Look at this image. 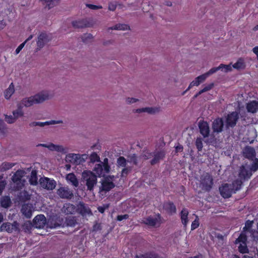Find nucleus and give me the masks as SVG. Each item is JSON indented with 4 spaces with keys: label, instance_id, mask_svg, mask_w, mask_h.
<instances>
[{
    "label": "nucleus",
    "instance_id": "obj_1",
    "mask_svg": "<svg viewBox=\"0 0 258 258\" xmlns=\"http://www.w3.org/2000/svg\"><path fill=\"white\" fill-rule=\"evenodd\" d=\"M49 99V94L46 91H42L34 96L23 98L19 104L23 107H30L34 104L39 103Z\"/></svg>",
    "mask_w": 258,
    "mask_h": 258
},
{
    "label": "nucleus",
    "instance_id": "obj_2",
    "mask_svg": "<svg viewBox=\"0 0 258 258\" xmlns=\"http://www.w3.org/2000/svg\"><path fill=\"white\" fill-rule=\"evenodd\" d=\"M82 179L85 182L87 189L93 191L97 183V176L91 171H84L82 174Z\"/></svg>",
    "mask_w": 258,
    "mask_h": 258
},
{
    "label": "nucleus",
    "instance_id": "obj_3",
    "mask_svg": "<svg viewBox=\"0 0 258 258\" xmlns=\"http://www.w3.org/2000/svg\"><path fill=\"white\" fill-rule=\"evenodd\" d=\"M86 155H81L79 154H68L66 155L65 160L66 162L74 165H79L85 162L83 157Z\"/></svg>",
    "mask_w": 258,
    "mask_h": 258
},
{
    "label": "nucleus",
    "instance_id": "obj_4",
    "mask_svg": "<svg viewBox=\"0 0 258 258\" xmlns=\"http://www.w3.org/2000/svg\"><path fill=\"white\" fill-rule=\"evenodd\" d=\"M200 184L203 190L207 191H210L213 185L212 177L209 174L202 176L201 177Z\"/></svg>",
    "mask_w": 258,
    "mask_h": 258
},
{
    "label": "nucleus",
    "instance_id": "obj_5",
    "mask_svg": "<svg viewBox=\"0 0 258 258\" xmlns=\"http://www.w3.org/2000/svg\"><path fill=\"white\" fill-rule=\"evenodd\" d=\"M239 117V113L237 111H232L228 114L226 118V127L233 128L236 125Z\"/></svg>",
    "mask_w": 258,
    "mask_h": 258
},
{
    "label": "nucleus",
    "instance_id": "obj_6",
    "mask_svg": "<svg viewBox=\"0 0 258 258\" xmlns=\"http://www.w3.org/2000/svg\"><path fill=\"white\" fill-rule=\"evenodd\" d=\"M110 169L109 165H102V163H99L95 165L93 171L99 177H104L106 174L110 172Z\"/></svg>",
    "mask_w": 258,
    "mask_h": 258
},
{
    "label": "nucleus",
    "instance_id": "obj_7",
    "mask_svg": "<svg viewBox=\"0 0 258 258\" xmlns=\"http://www.w3.org/2000/svg\"><path fill=\"white\" fill-rule=\"evenodd\" d=\"M39 184L40 186L47 190H52L56 186V181L54 179H50L48 177H41L39 179Z\"/></svg>",
    "mask_w": 258,
    "mask_h": 258
},
{
    "label": "nucleus",
    "instance_id": "obj_8",
    "mask_svg": "<svg viewBox=\"0 0 258 258\" xmlns=\"http://www.w3.org/2000/svg\"><path fill=\"white\" fill-rule=\"evenodd\" d=\"M1 231H6L9 233L17 232L19 230V223L17 221H14L13 223H4L1 226Z\"/></svg>",
    "mask_w": 258,
    "mask_h": 258
},
{
    "label": "nucleus",
    "instance_id": "obj_9",
    "mask_svg": "<svg viewBox=\"0 0 258 258\" xmlns=\"http://www.w3.org/2000/svg\"><path fill=\"white\" fill-rule=\"evenodd\" d=\"M93 25V22L90 19H85L72 22V25L75 28L91 27Z\"/></svg>",
    "mask_w": 258,
    "mask_h": 258
},
{
    "label": "nucleus",
    "instance_id": "obj_10",
    "mask_svg": "<svg viewBox=\"0 0 258 258\" xmlns=\"http://www.w3.org/2000/svg\"><path fill=\"white\" fill-rule=\"evenodd\" d=\"M58 196L64 199L70 200L74 197V194L72 190L68 187H60L57 190Z\"/></svg>",
    "mask_w": 258,
    "mask_h": 258
},
{
    "label": "nucleus",
    "instance_id": "obj_11",
    "mask_svg": "<svg viewBox=\"0 0 258 258\" xmlns=\"http://www.w3.org/2000/svg\"><path fill=\"white\" fill-rule=\"evenodd\" d=\"M165 156V152L162 150L149 153V156L147 157V159L150 158L151 156H153V158L150 161V164L152 165H154L159 163L161 160L163 159Z\"/></svg>",
    "mask_w": 258,
    "mask_h": 258
},
{
    "label": "nucleus",
    "instance_id": "obj_12",
    "mask_svg": "<svg viewBox=\"0 0 258 258\" xmlns=\"http://www.w3.org/2000/svg\"><path fill=\"white\" fill-rule=\"evenodd\" d=\"M213 132L214 133H221L224 128V121L222 118L217 117L214 120L212 124Z\"/></svg>",
    "mask_w": 258,
    "mask_h": 258
},
{
    "label": "nucleus",
    "instance_id": "obj_13",
    "mask_svg": "<svg viewBox=\"0 0 258 258\" xmlns=\"http://www.w3.org/2000/svg\"><path fill=\"white\" fill-rule=\"evenodd\" d=\"M233 189L232 188L230 184L225 183L219 187V191L221 196L224 198H230L234 193Z\"/></svg>",
    "mask_w": 258,
    "mask_h": 258
},
{
    "label": "nucleus",
    "instance_id": "obj_14",
    "mask_svg": "<svg viewBox=\"0 0 258 258\" xmlns=\"http://www.w3.org/2000/svg\"><path fill=\"white\" fill-rule=\"evenodd\" d=\"M46 223V218L42 214L37 215L33 220V226L37 229L43 228Z\"/></svg>",
    "mask_w": 258,
    "mask_h": 258
},
{
    "label": "nucleus",
    "instance_id": "obj_15",
    "mask_svg": "<svg viewBox=\"0 0 258 258\" xmlns=\"http://www.w3.org/2000/svg\"><path fill=\"white\" fill-rule=\"evenodd\" d=\"M23 176V172L22 170H17L12 177V180L14 183L17 184L18 189L21 188L23 185L22 183V178Z\"/></svg>",
    "mask_w": 258,
    "mask_h": 258
},
{
    "label": "nucleus",
    "instance_id": "obj_16",
    "mask_svg": "<svg viewBox=\"0 0 258 258\" xmlns=\"http://www.w3.org/2000/svg\"><path fill=\"white\" fill-rule=\"evenodd\" d=\"M224 69L225 72H228L231 71L232 68L230 64L227 65L221 63L217 67H214L211 68L209 71H208L206 73L209 77L210 75H212L213 74L215 73L217 71L219 70L223 71Z\"/></svg>",
    "mask_w": 258,
    "mask_h": 258
},
{
    "label": "nucleus",
    "instance_id": "obj_17",
    "mask_svg": "<svg viewBox=\"0 0 258 258\" xmlns=\"http://www.w3.org/2000/svg\"><path fill=\"white\" fill-rule=\"evenodd\" d=\"M107 176L102 180L101 186L100 187V191H109L115 186L114 183L112 181H110Z\"/></svg>",
    "mask_w": 258,
    "mask_h": 258
},
{
    "label": "nucleus",
    "instance_id": "obj_18",
    "mask_svg": "<svg viewBox=\"0 0 258 258\" xmlns=\"http://www.w3.org/2000/svg\"><path fill=\"white\" fill-rule=\"evenodd\" d=\"M200 132L204 138L208 137L210 134V127L207 121H200L199 124Z\"/></svg>",
    "mask_w": 258,
    "mask_h": 258
},
{
    "label": "nucleus",
    "instance_id": "obj_19",
    "mask_svg": "<svg viewBox=\"0 0 258 258\" xmlns=\"http://www.w3.org/2000/svg\"><path fill=\"white\" fill-rule=\"evenodd\" d=\"M82 216H85L87 215H92V213L91 209L87 206L84 203L80 202L78 205V208L76 210Z\"/></svg>",
    "mask_w": 258,
    "mask_h": 258
},
{
    "label": "nucleus",
    "instance_id": "obj_20",
    "mask_svg": "<svg viewBox=\"0 0 258 258\" xmlns=\"http://www.w3.org/2000/svg\"><path fill=\"white\" fill-rule=\"evenodd\" d=\"M252 175V173L250 170L246 169L245 166L241 165L240 167L238 176L240 179L243 180H248L250 178Z\"/></svg>",
    "mask_w": 258,
    "mask_h": 258
},
{
    "label": "nucleus",
    "instance_id": "obj_21",
    "mask_svg": "<svg viewBox=\"0 0 258 258\" xmlns=\"http://www.w3.org/2000/svg\"><path fill=\"white\" fill-rule=\"evenodd\" d=\"M243 156L249 160H253L256 155L254 148L250 146H246L243 150Z\"/></svg>",
    "mask_w": 258,
    "mask_h": 258
},
{
    "label": "nucleus",
    "instance_id": "obj_22",
    "mask_svg": "<svg viewBox=\"0 0 258 258\" xmlns=\"http://www.w3.org/2000/svg\"><path fill=\"white\" fill-rule=\"evenodd\" d=\"M163 209L169 215H172L176 213V208L172 202H167L163 204Z\"/></svg>",
    "mask_w": 258,
    "mask_h": 258
},
{
    "label": "nucleus",
    "instance_id": "obj_23",
    "mask_svg": "<svg viewBox=\"0 0 258 258\" xmlns=\"http://www.w3.org/2000/svg\"><path fill=\"white\" fill-rule=\"evenodd\" d=\"M246 108L248 112L256 113L258 111V102L256 100L249 101L246 104Z\"/></svg>",
    "mask_w": 258,
    "mask_h": 258
},
{
    "label": "nucleus",
    "instance_id": "obj_24",
    "mask_svg": "<svg viewBox=\"0 0 258 258\" xmlns=\"http://www.w3.org/2000/svg\"><path fill=\"white\" fill-rule=\"evenodd\" d=\"M48 41V36L45 33H40L38 37L37 46L39 48H43L45 44Z\"/></svg>",
    "mask_w": 258,
    "mask_h": 258
},
{
    "label": "nucleus",
    "instance_id": "obj_25",
    "mask_svg": "<svg viewBox=\"0 0 258 258\" xmlns=\"http://www.w3.org/2000/svg\"><path fill=\"white\" fill-rule=\"evenodd\" d=\"M32 205L29 204L22 206L21 211L22 214L27 218H30L32 214Z\"/></svg>",
    "mask_w": 258,
    "mask_h": 258
},
{
    "label": "nucleus",
    "instance_id": "obj_26",
    "mask_svg": "<svg viewBox=\"0 0 258 258\" xmlns=\"http://www.w3.org/2000/svg\"><path fill=\"white\" fill-rule=\"evenodd\" d=\"M62 121L61 120H51L45 122H36L34 121L30 123V125L31 126H44L45 125H50V124H58L60 123H62Z\"/></svg>",
    "mask_w": 258,
    "mask_h": 258
},
{
    "label": "nucleus",
    "instance_id": "obj_27",
    "mask_svg": "<svg viewBox=\"0 0 258 258\" xmlns=\"http://www.w3.org/2000/svg\"><path fill=\"white\" fill-rule=\"evenodd\" d=\"M38 146L46 147L51 151H55L59 152H62L64 151V150L62 146L55 145L52 143H51L49 145L45 144H40L38 145Z\"/></svg>",
    "mask_w": 258,
    "mask_h": 258
},
{
    "label": "nucleus",
    "instance_id": "obj_28",
    "mask_svg": "<svg viewBox=\"0 0 258 258\" xmlns=\"http://www.w3.org/2000/svg\"><path fill=\"white\" fill-rule=\"evenodd\" d=\"M158 222V219L157 218H153L152 216H148L147 218H144L142 223L147 225L149 226L154 227L156 225Z\"/></svg>",
    "mask_w": 258,
    "mask_h": 258
},
{
    "label": "nucleus",
    "instance_id": "obj_29",
    "mask_svg": "<svg viewBox=\"0 0 258 258\" xmlns=\"http://www.w3.org/2000/svg\"><path fill=\"white\" fill-rule=\"evenodd\" d=\"M62 210L67 214H73L76 211V208L73 204L67 203L64 204Z\"/></svg>",
    "mask_w": 258,
    "mask_h": 258
},
{
    "label": "nucleus",
    "instance_id": "obj_30",
    "mask_svg": "<svg viewBox=\"0 0 258 258\" xmlns=\"http://www.w3.org/2000/svg\"><path fill=\"white\" fill-rule=\"evenodd\" d=\"M180 219H181V222H182V224L183 225L184 227H186L187 225L188 222V210L186 208H183L181 210V211L180 213Z\"/></svg>",
    "mask_w": 258,
    "mask_h": 258
},
{
    "label": "nucleus",
    "instance_id": "obj_31",
    "mask_svg": "<svg viewBox=\"0 0 258 258\" xmlns=\"http://www.w3.org/2000/svg\"><path fill=\"white\" fill-rule=\"evenodd\" d=\"M42 4L48 10L56 6L59 2V0H40Z\"/></svg>",
    "mask_w": 258,
    "mask_h": 258
},
{
    "label": "nucleus",
    "instance_id": "obj_32",
    "mask_svg": "<svg viewBox=\"0 0 258 258\" xmlns=\"http://www.w3.org/2000/svg\"><path fill=\"white\" fill-rule=\"evenodd\" d=\"M136 258H160V256L157 253L152 251L144 254H137Z\"/></svg>",
    "mask_w": 258,
    "mask_h": 258
},
{
    "label": "nucleus",
    "instance_id": "obj_33",
    "mask_svg": "<svg viewBox=\"0 0 258 258\" xmlns=\"http://www.w3.org/2000/svg\"><path fill=\"white\" fill-rule=\"evenodd\" d=\"M243 184V181L241 179H236L234 180L231 184H230L232 188L233 189L234 193L239 190Z\"/></svg>",
    "mask_w": 258,
    "mask_h": 258
},
{
    "label": "nucleus",
    "instance_id": "obj_34",
    "mask_svg": "<svg viewBox=\"0 0 258 258\" xmlns=\"http://www.w3.org/2000/svg\"><path fill=\"white\" fill-rule=\"evenodd\" d=\"M15 92V88L13 83H11L8 89L4 92L5 98L9 99Z\"/></svg>",
    "mask_w": 258,
    "mask_h": 258
},
{
    "label": "nucleus",
    "instance_id": "obj_35",
    "mask_svg": "<svg viewBox=\"0 0 258 258\" xmlns=\"http://www.w3.org/2000/svg\"><path fill=\"white\" fill-rule=\"evenodd\" d=\"M66 179L68 181L72 183V184L75 187H77L79 185L78 180L73 173H71L67 174Z\"/></svg>",
    "mask_w": 258,
    "mask_h": 258
},
{
    "label": "nucleus",
    "instance_id": "obj_36",
    "mask_svg": "<svg viewBox=\"0 0 258 258\" xmlns=\"http://www.w3.org/2000/svg\"><path fill=\"white\" fill-rule=\"evenodd\" d=\"M0 203L2 207L8 208L11 206V200L9 196H5L1 199Z\"/></svg>",
    "mask_w": 258,
    "mask_h": 258
},
{
    "label": "nucleus",
    "instance_id": "obj_37",
    "mask_svg": "<svg viewBox=\"0 0 258 258\" xmlns=\"http://www.w3.org/2000/svg\"><path fill=\"white\" fill-rule=\"evenodd\" d=\"M247 240V237L246 234L241 232L238 237L235 240V243L236 244H246Z\"/></svg>",
    "mask_w": 258,
    "mask_h": 258
},
{
    "label": "nucleus",
    "instance_id": "obj_38",
    "mask_svg": "<svg viewBox=\"0 0 258 258\" xmlns=\"http://www.w3.org/2000/svg\"><path fill=\"white\" fill-rule=\"evenodd\" d=\"M23 106L21 104H18V108L16 110L13 111V114L16 119L20 117H22L24 115V112L22 111Z\"/></svg>",
    "mask_w": 258,
    "mask_h": 258
},
{
    "label": "nucleus",
    "instance_id": "obj_39",
    "mask_svg": "<svg viewBox=\"0 0 258 258\" xmlns=\"http://www.w3.org/2000/svg\"><path fill=\"white\" fill-rule=\"evenodd\" d=\"M233 67L237 70L243 69L245 67L244 59L242 58H239L237 61L233 65Z\"/></svg>",
    "mask_w": 258,
    "mask_h": 258
},
{
    "label": "nucleus",
    "instance_id": "obj_40",
    "mask_svg": "<svg viewBox=\"0 0 258 258\" xmlns=\"http://www.w3.org/2000/svg\"><path fill=\"white\" fill-rule=\"evenodd\" d=\"M15 165V163H9V162H4L0 166V170L2 172L6 171L12 168Z\"/></svg>",
    "mask_w": 258,
    "mask_h": 258
},
{
    "label": "nucleus",
    "instance_id": "obj_41",
    "mask_svg": "<svg viewBox=\"0 0 258 258\" xmlns=\"http://www.w3.org/2000/svg\"><path fill=\"white\" fill-rule=\"evenodd\" d=\"M29 182L31 185H36L38 184V178L35 171H32L29 179Z\"/></svg>",
    "mask_w": 258,
    "mask_h": 258
},
{
    "label": "nucleus",
    "instance_id": "obj_42",
    "mask_svg": "<svg viewBox=\"0 0 258 258\" xmlns=\"http://www.w3.org/2000/svg\"><path fill=\"white\" fill-rule=\"evenodd\" d=\"M130 29V26L128 25L124 24H118L115 26L109 28V30H125Z\"/></svg>",
    "mask_w": 258,
    "mask_h": 258
},
{
    "label": "nucleus",
    "instance_id": "obj_43",
    "mask_svg": "<svg viewBox=\"0 0 258 258\" xmlns=\"http://www.w3.org/2000/svg\"><path fill=\"white\" fill-rule=\"evenodd\" d=\"M135 112L142 113L148 112L150 114H153L155 112V109L152 107H145L139 108L136 110Z\"/></svg>",
    "mask_w": 258,
    "mask_h": 258
},
{
    "label": "nucleus",
    "instance_id": "obj_44",
    "mask_svg": "<svg viewBox=\"0 0 258 258\" xmlns=\"http://www.w3.org/2000/svg\"><path fill=\"white\" fill-rule=\"evenodd\" d=\"M127 161L123 156L119 157L117 159V165L118 167H126Z\"/></svg>",
    "mask_w": 258,
    "mask_h": 258
},
{
    "label": "nucleus",
    "instance_id": "obj_45",
    "mask_svg": "<svg viewBox=\"0 0 258 258\" xmlns=\"http://www.w3.org/2000/svg\"><path fill=\"white\" fill-rule=\"evenodd\" d=\"M7 131L6 125L3 120L0 119V136H4Z\"/></svg>",
    "mask_w": 258,
    "mask_h": 258
},
{
    "label": "nucleus",
    "instance_id": "obj_46",
    "mask_svg": "<svg viewBox=\"0 0 258 258\" xmlns=\"http://www.w3.org/2000/svg\"><path fill=\"white\" fill-rule=\"evenodd\" d=\"M93 38L92 35L90 33L84 34L81 37L82 41L85 43H88L89 40H92Z\"/></svg>",
    "mask_w": 258,
    "mask_h": 258
},
{
    "label": "nucleus",
    "instance_id": "obj_47",
    "mask_svg": "<svg viewBox=\"0 0 258 258\" xmlns=\"http://www.w3.org/2000/svg\"><path fill=\"white\" fill-rule=\"evenodd\" d=\"M253 160L249 169L251 172H255L258 170V158H254Z\"/></svg>",
    "mask_w": 258,
    "mask_h": 258
},
{
    "label": "nucleus",
    "instance_id": "obj_48",
    "mask_svg": "<svg viewBox=\"0 0 258 258\" xmlns=\"http://www.w3.org/2000/svg\"><path fill=\"white\" fill-rule=\"evenodd\" d=\"M195 144L198 151H201L203 147V139L201 138H197Z\"/></svg>",
    "mask_w": 258,
    "mask_h": 258
},
{
    "label": "nucleus",
    "instance_id": "obj_49",
    "mask_svg": "<svg viewBox=\"0 0 258 258\" xmlns=\"http://www.w3.org/2000/svg\"><path fill=\"white\" fill-rule=\"evenodd\" d=\"M239 251L242 254L248 252V248L247 244H240L238 246Z\"/></svg>",
    "mask_w": 258,
    "mask_h": 258
},
{
    "label": "nucleus",
    "instance_id": "obj_50",
    "mask_svg": "<svg viewBox=\"0 0 258 258\" xmlns=\"http://www.w3.org/2000/svg\"><path fill=\"white\" fill-rule=\"evenodd\" d=\"M252 224H253L252 221H250L249 220H247L245 222V226L243 228L242 232L245 233V232H246V231H249V230L252 227Z\"/></svg>",
    "mask_w": 258,
    "mask_h": 258
},
{
    "label": "nucleus",
    "instance_id": "obj_51",
    "mask_svg": "<svg viewBox=\"0 0 258 258\" xmlns=\"http://www.w3.org/2000/svg\"><path fill=\"white\" fill-rule=\"evenodd\" d=\"M131 170H132V168L130 167H123V168L122 169V170L121 171V175H120L121 177L126 178V176H127V175L128 174V173L131 172Z\"/></svg>",
    "mask_w": 258,
    "mask_h": 258
},
{
    "label": "nucleus",
    "instance_id": "obj_52",
    "mask_svg": "<svg viewBox=\"0 0 258 258\" xmlns=\"http://www.w3.org/2000/svg\"><path fill=\"white\" fill-rule=\"evenodd\" d=\"M90 160L91 162L94 163L100 161V157L96 153L93 152L90 156Z\"/></svg>",
    "mask_w": 258,
    "mask_h": 258
},
{
    "label": "nucleus",
    "instance_id": "obj_53",
    "mask_svg": "<svg viewBox=\"0 0 258 258\" xmlns=\"http://www.w3.org/2000/svg\"><path fill=\"white\" fill-rule=\"evenodd\" d=\"M200 84H199L198 83V81L197 80V78H196L195 79V80L192 81L189 84V86L188 87V88L186 89V90L184 91L183 93H182V95H184L185 93L187 92L191 87H192L193 86H198Z\"/></svg>",
    "mask_w": 258,
    "mask_h": 258
},
{
    "label": "nucleus",
    "instance_id": "obj_54",
    "mask_svg": "<svg viewBox=\"0 0 258 258\" xmlns=\"http://www.w3.org/2000/svg\"><path fill=\"white\" fill-rule=\"evenodd\" d=\"M67 225L70 227H74L77 224L76 219L74 217L66 219Z\"/></svg>",
    "mask_w": 258,
    "mask_h": 258
},
{
    "label": "nucleus",
    "instance_id": "obj_55",
    "mask_svg": "<svg viewBox=\"0 0 258 258\" xmlns=\"http://www.w3.org/2000/svg\"><path fill=\"white\" fill-rule=\"evenodd\" d=\"M199 220L198 217L197 216L196 219L192 222L191 225V230H194L197 229L199 226Z\"/></svg>",
    "mask_w": 258,
    "mask_h": 258
},
{
    "label": "nucleus",
    "instance_id": "obj_56",
    "mask_svg": "<svg viewBox=\"0 0 258 258\" xmlns=\"http://www.w3.org/2000/svg\"><path fill=\"white\" fill-rule=\"evenodd\" d=\"M208 77V76H207L206 73H205L204 74H202V75L197 77L196 78L198 81L199 84H201L203 82H204Z\"/></svg>",
    "mask_w": 258,
    "mask_h": 258
},
{
    "label": "nucleus",
    "instance_id": "obj_57",
    "mask_svg": "<svg viewBox=\"0 0 258 258\" xmlns=\"http://www.w3.org/2000/svg\"><path fill=\"white\" fill-rule=\"evenodd\" d=\"M5 120L9 123H13L16 120L14 116L12 115H5Z\"/></svg>",
    "mask_w": 258,
    "mask_h": 258
},
{
    "label": "nucleus",
    "instance_id": "obj_58",
    "mask_svg": "<svg viewBox=\"0 0 258 258\" xmlns=\"http://www.w3.org/2000/svg\"><path fill=\"white\" fill-rule=\"evenodd\" d=\"M3 176L0 175V196L2 195L6 185V182L5 180H3Z\"/></svg>",
    "mask_w": 258,
    "mask_h": 258
},
{
    "label": "nucleus",
    "instance_id": "obj_59",
    "mask_svg": "<svg viewBox=\"0 0 258 258\" xmlns=\"http://www.w3.org/2000/svg\"><path fill=\"white\" fill-rule=\"evenodd\" d=\"M86 7L92 10H97L102 8L101 6H97L93 4H86Z\"/></svg>",
    "mask_w": 258,
    "mask_h": 258
},
{
    "label": "nucleus",
    "instance_id": "obj_60",
    "mask_svg": "<svg viewBox=\"0 0 258 258\" xmlns=\"http://www.w3.org/2000/svg\"><path fill=\"white\" fill-rule=\"evenodd\" d=\"M102 229L101 224L100 223H96L94 224L92 228V231L94 232L101 230Z\"/></svg>",
    "mask_w": 258,
    "mask_h": 258
},
{
    "label": "nucleus",
    "instance_id": "obj_61",
    "mask_svg": "<svg viewBox=\"0 0 258 258\" xmlns=\"http://www.w3.org/2000/svg\"><path fill=\"white\" fill-rule=\"evenodd\" d=\"M129 215L128 214L120 215L117 216L116 219L118 221H121L124 219L128 218Z\"/></svg>",
    "mask_w": 258,
    "mask_h": 258
},
{
    "label": "nucleus",
    "instance_id": "obj_62",
    "mask_svg": "<svg viewBox=\"0 0 258 258\" xmlns=\"http://www.w3.org/2000/svg\"><path fill=\"white\" fill-rule=\"evenodd\" d=\"M49 227L51 228H55L56 227H59L60 224L57 223L56 222H54L53 221H50L49 223Z\"/></svg>",
    "mask_w": 258,
    "mask_h": 258
},
{
    "label": "nucleus",
    "instance_id": "obj_63",
    "mask_svg": "<svg viewBox=\"0 0 258 258\" xmlns=\"http://www.w3.org/2000/svg\"><path fill=\"white\" fill-rule=\"evenodd\" d=\"M26 44V42L21 43L16 49L15 53L16 54H18L20 51L23 49Z\"/></svg>",
    "mask_w": 258,
    "mask_h": 258
},
{
    "label": "nucleus",
    "instance_id": "obj_64",
    "mask_svg": "<svg viewBox=\"0 0 258 258\" xmlns=\"http://www.w3.org/2000/svg\"><path fill=\"white\" fill-rule=\"evenodd\" d=\"M214 86L213 83H211L210 84L207 85L203 89V90L204 91V92H206L207 91H208L212 89V88Z\"/></svg>",
    "mask_w": 258,
    "mask_h": 258
}]
</instances>
